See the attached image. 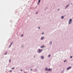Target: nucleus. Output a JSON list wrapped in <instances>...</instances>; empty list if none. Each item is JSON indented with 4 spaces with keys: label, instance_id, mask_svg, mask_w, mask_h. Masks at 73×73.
<instances>
[{
    "label": "nucleus",
    "instance_id": "1",
    "mask_svg": "<svg viewBox=\"0 0 73 73\" xmlns=\"http://www.w3.org/2000/svg\"><path fill=\"white\" fill-rule=\"evenodd\" d=\"M72 19H70L69 22V24H70L71 23H72Z\"/></svg>",
    "mask_w": 73,
    "mask_h": 73
},
{
    "label": "nucleus",
    "instance_id": "2",
    "mask_svg": "<svg viewBox=\"0 0 73 73\" xmlns=\"http://www.w3.org/2000/svg\"><path fill=\"white\" fill-rule=\"evenodd\" d=\"M71 68H72V67H71V66H70L67 69V70H69V69H71Z\"/></svg>",
    "mask_w": 73,
    "mask_h": 73
},
{
    "label": "nucleus",
    "instance_id": "3",
    "mask_svg": "<svg viewBox=\"0 0 73 73\" xmlns=\"http://www.w3.org/2000/svg\"><path fill=\"white\" fill-rule=\"evenodd\" d=\"M48 71H51L52 70V69L49 68L48 70Z\"/></svg>",
    "mask_w": 73,
    "mask_h": 73
},
{
    "label": "nucleus",
    "instance_id": "4",
    "mask_svg": "<svg viewBox=\"0 0 73 73\" xmlns=\"http://www.w3.org/2000/svg\"><path fill=\"white\" fill-rule=\"evenodd\" d=\"M44 56H42L41 57V59H44Z\"/></svg>",
    "mask_w": 73,
    "mask_h": 73
},
{
    "label": "nucleus",
    "instance_id": "5",
    "mask_svg": "<svg viewBox=\"0 0 73 73\" xmlns=\"http://www.w3.org/2000/svg\"><path fill=\"white\" fill-rule=\"evenodd\" d=\"M42 50H39V52H42Z\"/></svg>",
    "mask_w": 73,
    "mask_h": 73
},
{
    "label": "nucleus",
    "instance_id": "6",
    "mask_svg": "<svg viewBox=\"0 0 73 73\" xmlns=\"http://www.w3.org/2000/svg\"><path fill=\"white\" fill-rule=\"evenodd\" d=\"M45 70H46V71H47V70H48V68H46L45 69Z\"/></svg>",
    "mask_w": 73,
    "mask_h": 73
},
{
    "label": "nucleus",
    "instance_id": "7",
    "mask_svg": "<svg viewBox=\"0 0 73 73\" xmlns=\"http://www.w3.org/2000/svg\"><path fill=\"white\" fill-rule=\"evenodd\" d=\"M12 44H13V42H12L11 43V45H10V46H9L10 48V47H11V45Z\"/></svg>",
    "mask_w": 73,
    "mask_h": 73
},
{
    "label": "nucleus",
    "instance_id": "8",
    "mask_svg": "<svg viewBox=\"0 0 73 73\" xmlns=\"http://www.w3.org/2000/svg\"><path fill=\"white\" fill-rule=\"evenodd\" d=\"M44 37H42L41 38V40H43V39H44Z\"/></svg>",
    "mask_w": 73,
    "mask_h": 73
},
{
    "label": "nucleus",
    "instance_id": "9",
    "mask_svg": "<svg viewBox=\"0 0 73 73\" xmlns=\"http://www.w3.org/2000/svg\"><path fill=\"white\" fill-rule=\"evenodd\" d=\"M44 47V46H43L41 47H40V48H43Z\"/></svg>",
    "mask_w": 73,
    "mask_h": 73
},
{
    "label": "nucleus",
    "instance_id": "10",
    "mask_svg": "<svg viewBox=\"0 0 73 73\" xmlns=\"http://www.w3.org/2000/svg\"><path fill=\"white\" fill-rule=\"evenodd\" d=\"M50 57V55H49L48 56V57Z\"/></svg>",
    "mask_w": 73,
    "mask_h": 73
},
{
    "label": "nucleus",
    "instance_id": "11",
    "mask_svg": "<svg viewBox=\"0 0 73 73\" xmlns=\"http://www.w3.org/2000/svg\"><path fill=\"white\" fill-rule=\"evenodd\" d=\"M61 18L62 19H64V16H62Z\"/></svg>",
    "mask_w": 73,
    "mask_h": 73
},
{
    "label": "nucleus",
    "instance_id": "12",
    "mask_svg": "<svg viewBox=\"0 0 73 73\" xmlns=\"http://www.w3.org/2000/svg\"><path fill=\"white\" fill-rule=\"evenodd\" d=\"M40 0H39L38 1V2H39V3H40Z\"/></svg>",
    "mask_w": 73,
    "mask_h": 73
},
{
    "label": "nucleus",
    "instance_id": "13",
    "mask_svg": "<svg viewBox=\"0 0 73 73\" xmlns=\"http://www.w3.org/2000/svg\"><path fill=\"white\" fill-rule=\"evenodd\" d=\"M15 69V68H12V69Z\"/></svg>",
    "mask_w": 73,
    "mask_h": 73
},
{
    "label": "nucleus",
    "instance_id": "14",
    "mask_svg": "<svg viewBox=\"0 0 73 73\" xmlns=\"http://www.w3.org/2000/svg\"><path fill=\"white\" fill-rule=\"evenodd\" d=\"M66 60H65L64 61V62H66Z\"/></svg>",
    "mask_w": 73,
    "mask_h": 73
},
{
    "label": "nucleus",
    "instance_id": "15",
    "mask_svg": "<svg viewBox=\"0 0 73 73\" xmlns=\"http://www.w3.org/2000/svg\"><path fill=\"white\" fill-rule=\"evenodd\" d=\"M72 56H70V58H72Z\"/></svg>",
    "mask_w": 73,
    "mask_h": 73
},
{
    "label": "nucleus",
    "instance_id": "16",
    "mask_svg": "<svg viewBox=\"0 0 73 73\" xmlns=\"http://www.w3.org/2000/svg\"><path fill=\"white\" fill-rule=\"evenodd\" d=\"M7 53L6 52V53H5V54H7Z\"/></svg>",
    "mask_w": 73,
    "mask_h": 73
},
{
    "label": "nucleus",
    "instance_id": "17",
    "mask_svg": "<svg viewBox=\"0 0 73 73\" xmlns=\"http://www.w3.org/2000/svg\"><path fill=\"white\" fill-rule=\"evenodd\" d=\"M44 33H42V35H44Z\"/></svg>",
    "mask_w": 73,
    "mask_h": 73
},
{
    "label": "nucleus",
    "instance_id": "18",
    "mask_svg": "<svg viewBox=\"0 0 73 73\" xmlns=\"http://www.w3.org/2000/svg\"><path fill=\"white\" fill-rule=\"evenodd\" d=\"M21 36L22 37V36H23V35H21Z\"/></svg>",
    "mask_w": 73,
    "mask_h": 73
},
{
    "label": "nucleus",
    "instance_id": "19",
    "mask_svg": "<svg viewBox=\"0 0 73 73\" xmlns=\"http://www.w3.org/2000/svg\"><path fill=\"white\" fill-rule=\"evenodd\" d=\"M38 3V4H39V3Z\"/></svg>",
    "mask_w": 73,
    "mask_h": 73
},
{
    "label": "nucleus",
    "instance_id": "20",
    "mask_svg": "<svg viewBox=\"0 0 73 73\" xmlns=\"http://www.w3.org/2000/svg\"><path fill=\"white\" fill-rule=\"evenodd\" d=\"M9 62H11V59H10V61Z\"/></svg>",
    "mask_w": 73,
    "mask_h": 73
},
{
    "label": "nucleus",
    "instance_id": "21",
    "mask_svg": "<svg viewBox=\"0 0 73 73\" xmlns=\"http://www.w3.org/2000/svg\"><path fill=\"white\" fill-rule=\"evenodd\" d=\"M68 6H69V5H67V7H68Z\"/></svg>",
    "mask_w": 73,
    "mask_h": 73
},
{
    "label": "nucleus",
    "instance_id": "22",
    "mask_svg": "<svg viewBox=\"0 0 73 73\" xmlns=\"http://www.w3.org/2000/svg\"><path fill=\"white\" fill-rule=\"evenodd\" d=\"M40 27H38V29H40Z\"/></svg>",
    "mask_w": 73,
    "mask_h": 73
},
{
    "label": "nucleus",
    "instance_id": "23",
    "mask_svg": "<svg viewBox=\"0 0 73 73\" xmlns=\"http://www.w3.org/2000/svg\"><path fill=\"white\" fill-rule=\"evenodd\" d=\"M12 72V71L11 70H10V72Z\"/></svg>",
    "mask_w": 73,
    "mask_h": 73
},
{
    "label": "nucleus",
    "instance_id": "24",
    "mask_svg": "<svg viewBox=\"0 0 73 73\" xmlns=\"http://www.w3.org/2000/svg\"><path fill=\"white\" fill-rule=\"evenodd\" d=\"M21 70V71H22V70Z\"/></svg>",
    "mask_w": 73,
    "mask_h": 73
},
{
    "label": "nucleus",
    "instance_id": "25",
    "mask_svg": "<svg viewBox=\"0 0 73 73\" xmlns=\"http://www.w3.org/2000/svg\"><path fill=\"white\" fill-rule=\"evenodd\" d=\"M31 70H32V69H31Z\"/></svg>",
    "mask_w": 73,
    "mask_h": 73
},
{
    "label": "nucleus",
    "instance_id": "26",
    "mask_svg": "<svg viewBox=\"0 0 73 73\" xmlns=\"http://www.w3.org/2000/svg\"><path fill=\"white\" fill-rule=\"evenodd\" d=\"M37 12H36V14H37Z\"/></svg>",
    "mask_w": 73,
    "mask_h": 73
},
{
    "label": "nucleus",
    "instance_id": "27",
    "mask_svg": "<svg viewBox=\"0 0 73 73\" xmlns=\"http://www.w3.org/2000/svg\"><path fill=\"white\" fill-rule=\"evenodd\" d=\"M59 9H58V10H59Z\"/></svg>",
    "mask_w": 73,
    "mask_h": 73
},
{
    "label": "nucleus",
    "instance_id": "28",
    "mask_svg": "<svg viewBox=\"0 0 73 73\" xmlns=\"http://www.w3.org/2000/svg\"><path fill=\"white\" fill-rule=\"evenodd\" d=\"M25 73H27V72H25Z\"/></svg>",
    "mask_w": 73,
    "mask_h": 73
}]
</instances>
